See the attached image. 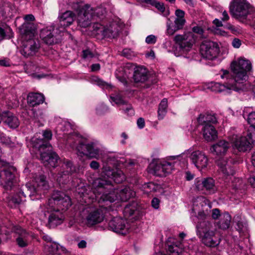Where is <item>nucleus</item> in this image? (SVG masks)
Instances as JSON below:
<instances>
[{
    "instance_id": "27",
    "label": "nucleus",
    "mask_w": 255,
    "mask_h": 255,
    "mask_svg": "<svg viewBox=\"0 0 255 255\" xmlns=\"http://www.w3.org/2000/svg\"><path fill=\"white\" fill-rule=\"evenodd\" d=\"M0 119L3 123L10 128H16L19 125L20 123L18 118L10 112H2L0 115Z\"/></svg>"
},
{
    "instance_id": "47",
    "label": "nucleus",
    "mask_w": 255,
    "mask_h": 255,
    "mask_svg": "<svg viewBox=\"0 0 255 255\" xmlns=\"http://www.w3.org/2000/svg\"><path fill=\"white\" fill-rule=\"evenodd\" d=\"M235 228L240 234L247 231L246 224L241 220L237 222Z\"/></svg>"
},
{
    "instance_id": "18",
    "label": "nucleus",
    "mask_w": 255,
    "mask_h": 255,
    "mask_svg": "<svg viewBox=\"0 0 255 255\" xmlns=\"http://www.w3.org/2000/svg\"><path fill=\"white\" fill-rule=\"evenodd\" d=\"M11 230L15 234L16 243L20 248L27 247L34 238L33 234L27 232L18 225L12 226Z\"/></svg>"
},
{
    "instance_id": "51",
    "label": "nucleus",
    "mask_w": 255,
    "mask_h": 255,
    "mask_svg": "<svg viewBox=\"0 0 255 255\" xmlns=\"http://www.w3.org/2000/svg\"><path fill=\"white\" fill-rule=\"evenodd\" d=\"M108 110V107L104 104H99L96 108V113L98 115H102Z\"/></svg>"
},
{
    "instance_id": "28",
    "label": "nucleus",
    "mask_w": 255,
    "mask_h": 255,
    "mask_svg": "<svg viewBox=\"0 0 255 255\" xmlns=\"http://www.w3.org/2000/svg\"><path fill=\"white\" fill-rule=\"evenodd\" d=\"M192 246H190L186 241L176 242L168 246V252L170 255H179L183 251L192 250Z\"/></svg>"
},
{
    "instance_id": "46",
    "label": "nucleus",
    "mask_w": 255,
    "mask_h": 255,
    "mask_svg": "<svg viewBox=\"0 0 255 255\" xmlns=\"http://www.w3.org/2000/svg\"><path fill=\"white\" fill-rule=\"evenodd\" d=\"M247 137L251 141V144L255 145V128L254 127H250L248 129Z\"/></svg>"
},
{
    "instance_id": "44",
    "label": "nucleus",
    "mask_w": 255,
    "mask_h": 255,
    "mask_svg": "<svg viewBox=\"0 0 255 255\" xmlns=\"http://www.w3.org/2000/svg\"><path fill=\"white\" fill-rule=\"evenodd\" d=\"M152 5L155 6L160 12L163 14L164 16H167L169 15V12L168 11H166L165 10V6L163 3L160 2L155 0Z\"/></svg>"
},
{
    "instance_id": "32",
    "label": "nucleus",
    "mask_w": 255,
    "mask_h": 255,
    "mask_svg": "<svg viewBox=\"0 0 255 255\" xmlns=\"http://www.w3.org/2000/svg\"><path fill=\"white\" fill-rule=\"evenodd\" d=\"M133 79L135 82H143L147 78V70L142 66H137L134 69Z\"/></svg>"
},
{
    "instance_id": "59",
    "label": "nucleus",
    "mask_w": 255,
    "mask_h": 255,
    "mask_svg": "<svg viewBox=\"0 0 255 255\" xmlns=\"http://www.w3.org/2000/svg\"><path fill=\"white\" fill-rule=\"evenodd\" d=\"M24 19H25V20L26 21H27V22L24 23L22 25L21 28H22L23 25L24 24H26V23H28L32 24V23L28 22V21H33L34 20V16L32 14H27V15H26L24 16Z\"/></svg>"
},
{
    "instance_id": "2",
    "label": "nucleus",
    "mask_w": 255,
    "mask_h": 255,
    "mask_svg": "<svg viewBox=\"0 0 255 255\" xmlns=\"http://www.w3.org/2000/svg\"><path fill=\"white\" fill-rule=\"evenodd\" d=\"M112 180L98 178L93 183V191L96 197L101 201L112 203L115 201L127 202L135 196V192L128 186L113 188Z\"/></svg>"
},
{
    "instance_id": "50",
    "label": "nucleus",
    "mask_w": 255,
    "mask_h": 255,
    "mask_svg": "<svg viewBox=\"0 0 255 255\" xmlns=\"http://www.w3.org/2000/svg\"><path fill=\"white\" fill-rule=\"evenodd\" d=\"M225 27L231 31L232 33L235 34L241 33L242 32V29L240 27L235 26L232 25L230 23H228L225 26Z\"/></svg>"
},
{
    "instance_id": "41",
    "label": "nucleus",
    "mask_w": 255,
    "mask_h": 255,
    "mask_svg": "<svg viewBox=\"0 0 255 255\" xmlns=\"http://www.w3.org/2000/svg\"><path fill=\"white\" fill-rule=\"evenodd\" d=\"M91 82L103 88H111V85L104 82L99 78L96 76H93L91 78Z\"/></svg>"
},
{
    "instance_id": "21",
    "label": "nucleus",
    "mask_w": 255,
    "mask_h": 255,
    "mask_svg": "<svg viewBox=\"0 0 255 255\" xmlns=\"http://www.w3.org/2000/svg\"><path fill=\"white\" fill-rule=\"evenodd\" d=\"M233 147L239 151L245 152L251 149L252 145L247 136L233 134L229 136Z\"/></svg>"
},
{
    "instance_id": "37",
    "label": "nucleus",
    "mask_w": 255,
    "mask_h": 255,
    "mask_svg": "<svg viewBox=\"0 0 255 255\" xmlns=\"http://www.w3.org/2000/svg\"><path fill=\"white\" fill-rule=\"evenodd\" d=\"M167 99L164 98L159 105L158 109V118L159 120L163 119L167 113Z\"/></svg>"
},
{
    "instance_id": "25",
    "label": "nucleus",
    "mask_w": 255,
    "mask_h": 255,
    "mask_svg": "<svg viewBox=\"0 0 255 255\" xmlns=\"http://www.w3.org/2000/svg\"><path fill=\"white\" fill-rule=\"evenodd\" d=\"M208 200L203 196H200L193 199L192 211L195 213H198V218L204 220L207 213L203 210V208L208 205Z\"/></svg>"
},
{
    "instance_id": "45",
    "label": "nucleus",
    "mask_w": 255,
    "mask_h": 255,
    "mask_svg": "<svg viewBox=\"0 0 255 255\" xmlns=\"http://www.w3.org/2000/svg\"><path fill=\"white\" fill-rule=\"evenodd\" d=\"M162 163L163 172L164 176H165L166 174H168L171 172V170L173 169V165L172 163L166 161H162Z\"/></svg>"
},
{
    "instance_id": "14",
    "label": "nucleus",
    "mask_w": 255,
    "mask_h": 255,
    "mask_svg": "<svg viewBox=\"0 0 255 255\" xmlns=\"http://www.w3.org/2000/svg\"><path fill=\"white\" fill-rule=\"evenodd\" d=\"M193 189L205 195H212L217 191L215 181L212 177H198L195 179Z\"/></svg>"
},
{
    "instance_id": "57",
    "label": "nucleus",
    "mask_w": 255,
    "mask_h": 255,
    "mask_svg": "<svg viewBox=\"0 0 255 255\" xmlns=\"http://www.w3.org/2000/svg\"><path fill=\"white\" fill-rule=\"evenodd\" d=\"M242 44L241 40L239 38H235L232 41V45L235 48H239Z\"/></svg>"
},
{
    "instance_id": "56",
    "label": "nucleus",
    "mask_w": 255,
    "mask_h": 255,
    "mask_svg": "<svg viewBox=\"0 0 255 255\" xmlns=\"http://www.w3.org/2000/svg\"><path fill=\"white\" fill-rule=\"evenodd\" d=\"M151 206L155 209H158L160 206V200L157 198H154L151 201Z\"/></svg>"
},
{
    "instance_id": "19",
    "label": "nucleus",
    "mask_w": 255,
    "mask_h": 255,
    "mask_svg": "<svg viewBox=\"0 0 255 255\" xmlns=\"http://www.w3.org/2000/svg\"><path fill=\"white\" fill-rule=\"evenodd\" d=\"M93 8L90 5H85L79 10L77 14V22L81 27H88L94 20Z\"/></svg>"
},
{
    "instance_id": "43",
    "label": "nucleus",
    "mask_w": 255,
    "mask_h": 255,
    "mask_svg": "<svg viewBox=\"0 0 255 255\" xmlns=\"http://www.w3.org/2000/svg\"><path fill=\"white\" fill-rule=\"evenodd\" d=\"M154 174L158 176H164L162 161L155 163L153 166Z\"/></svg>"
},
{
    "instance_id": "23",
    "label": "nucleus",
    "mask_w": 255,
    "mask_h": 255,
    "mask_svg": "<svg viewBox=\"0 0 255 255\" xmlns=\"http://www.w3.org/2000/svg\"><path fill=\"white\" fill-rule=\"evenodd\" d=\"M75 14L71 11H66L63 13H59L58 19V22L55 23L59 32L64 31L66 27L70 26L74 21Z\"/></svg>"
},
{
    "instance_id": "7",
    "label": "nucleus",
    "mask_w": 255,
    "mask_h": 255,
    "mask_svg": "<svg viewBox=\"0 0 255 255\" xmlns=\"http://www.w3.org/2000/svg\"><path fill=\"white\" fill-rule=\"evenodd\" d=\"M31 144L37 149L40 155V159L45 166H56L59 159L58 155L52 150V147L47 141L37 138H32Z\"/></svg>"
},
{
    "instance_id": "34",
    "label": "nucleus",
    "mask_w": 255,
    "mask_h": 255,
    "mask_svg": "<svg viewBox=\"0 0 255 255\" xmlns=\"http://www.w3.org/2000/svg\"><path fill=\"white\" fill-rule=\"evenodd\" d=\"M231 216L228 213L225 212L220 215L219 221L217 223L218 228L221 230L228 229L231 223Z\"/></svg>"
},
{
    "instance_id": "62",
    "label": "nucleus",
    "mask_w": 255,
    "mask_h": 255,
    "mask_svg": "<svg viewBox=\"0 0 255 255\" xmlns=\"http://www.w3.org/2000/svg\"><path fill=\"white\" fill-rule=\"evenodd\" d=\"M90 166L92 169L96 170L99 168L100 164L96 161H92L90 164Z\"/></svg>"
},
{
    "instance_id": "53",
    "label": "nucleus",
    "mask_w": 255,
    "mask_h": 255,
    "mask_svg": "<svg viewBox=\"0 0 255 255\" xmlns=\"http://www.w3.org/2000/svg\"><path fill=\"white\" fill-rule=\"evenodd\" d=\"M42 135L44 137V138L46 139V140H44V141H47L48 143H49L47 140H50L52 137V132H51V131H50V130L44 131L43 132ZM34 137L39 139V138L37 137V135H35L33 138H34ZM40 139L43 140V139H41V138H40ZM43 140H44V139H43Z\"/></svg>"
},
{
    "instance_id": "60",
    "label": "nucleus",
    "mask_w": 255,
    "mask_h": 255,
    "mask_svg": "<svg viewBox=\"0 0 255 255\" xmlns=\"http://www.w3.org/2000/svg\"><path fill=\"white\" fill-rule=\"evenodd\" d=\"M220 212L219 209H214L212 210V218L214 219H217L219 217L220 218Z\"/></svg>"
},
{
    "instance_id": "26",
    "label": "nucleus",
    "mask_w": 255,
    "mask_h": 255,
    "mask_svg": "<svg viewBox=\"0 0 255 255\" xmlns=\"http://www.w3.org/2000/svg\"><path fill=\"white\" fill-rule=\"evenodd\" d=\"M235 161L227 157L220 158L216 161V163L221 172L225 176L233 175L235 172L233 164Z\"/></svg>"
},
{
    "instance_id": "49",
    "label": "nucleus",
    "mask_w": 255,
    "mask_h": 255,
    "mask_svg": "<svg viewBox=\"0 0 255 255\" xmlns=\"http://www.w3.org/2000/svg\"><path fill=\"white\" fill-rule=\"evenodd\" d=\"M0 140L2 143L9 146H12L14 144L10 138L3 133L0 134Z\"/></svg>"
},
{
    "instance_id": "8",
    "label": "nucleus",
    "mask_w": 255,
    "mask_h": 255,
    "mask_svg": "<svg viewBox=\"0 0 255 255\" xmlns=\"http://www.w3.org/2000/svg\"><path fill=\"white\" fill-rule=\"evenodd\" d=\"M93 193L95 195L96 200H98L100 204L99 207L93 206H88L82 211V217L86 220L87 225L89 226H94L103 222L106 211L111 210L110 206H105V204H102L104 202L102 200L99 202L100 197L97 198L96 194L94 192ZM107 202H105V203Z\"/></svg>"
},
{
    "instance_id": "40",
    "label": "nucleus",
    "mask_w": 255,
    "mask_h": 255,
    "mask_svg": "<svg viewBox=\"0 0 255 255\" xmlns=\"http://www.w3.org/2000/svg\"><path fill=\"white\" fill-rule=\"evenodd\" d=\"M93 15L94 16V20L97 19V18L102 19L105 16V15L107 13L106 8L103 6H100L97 7L95 9H93Z\"/></svg>"
},
{
    "instance_id": "9",
    "label": "nucleus",
    "mask_w": 255,
    "mask_h": 255,
    "mask_svg": "<svg viewBox=\"0 0 255 255\" xmlns=\"http://www.w3.org/2000/svg\"><path fill=\"white\" fill-rule=\"evenodd\" d=\"M119 164V160L114 154H111L106 156V164L103 166L102 178L104 180H114L116 183H122L126 179L123 172L119 169H113L111 166Z\"/></svg>"
},
{
    "instance_id": "5",
    "label": "nucleus",
    "mask_w": 255,
    "mask_h": 255,
    "mask_svg": "<svg viewBox=\"0 0 255 255\" xmlns=\"http://www.w3.org/2000/svg\"><path fill=\"white\" fill-rule=\"evenodd\" d=\"M175 45L173 52L176 57L183 56L189 60L195 58L197 54L193 50L195 38L192 32L177 34L174 38Z\"/></svg>"
},
{
    "instance_id": "3",
    "label": "nucleus",
    "mask_w": 255,
    "mask_h": 255,
    "mask_svg": "<svg viewBox=\"0 0 255 255\" xmlns=\"http://www.w3.org/2000/svg\"><path fill=\"white\" fill-rule=\"evenodd\" d=\"M71 205L70 197L64 192H54L49 199L46 205L47 211L50 214L48 217V224L55 227L62 223L64 220L63 211L66 210Z\"/></svg>"
},
{
    "instance_id": "36",
    "label": "nucleus",
    "mask_w": 255,
    "mask_h": 255,
    "mask_svg": "<svg viewBox=\"0 0 255 255\" xmlns=\"http://www.w3.org/2000/svg\"><path fill=\"white\" fill-rule=\"evenodd\" d=\"M110 101L113 105H117L118 106L126 104L127 101L123 97L122 92H115L110 95Z\"/></svg>"
},
{
    "instance_id": "17",
    "label": "nucleus",
    "mask_w": 255,
    "mask_h": 255,
    "mask_svg": "<svg viewBox=\"0 0 255 255\" xmlns=\"http://www.w3.org/2000/svg\"><path fill=\"white\" fill-rule=\"evenodd\" d=\"M76 171V167L70 160L64 161L61 170L54 177L60 185L67 184L70 179L71 175Z\"/></svg>"
},
{
    "instance_id": "54",
    "label": "nucleus",
    "mask_w": 255,
    "mask_h": 255,
    "mask_svg": "<svg viewBox=\"0 0 255 255\" xmlns=\"http://www.w3.org/2000/svg\"><path fill=\"white\" fill-rule=\"evenodd\" d=\"M94 54L89 49L83 51V58L84 59L89 60L94 57Z\"/></svg>"
},
{
    "instance_id": "11",
    "label": "nucleus",
    "mask_w": 255,
    "mask_h": 255,
    "mask_svg": "<svg viewBox=\"0 0 255 255\" xmlns=\"http://www.w3.org/2000/svg\"><path fill=\"white\" fill-rule=\"evenodd\" d=\"M230 12L236 19L244 21L253 11L252 5L247 0H233L229 6Z\"/></svg>"
},
{
    "instance_id": "63",
    "label": "nucleus",
    "mask_w": 255,
    "mask_h": 255,
    "mask_svg": "<svg viewBox=\"0 0 255 255\" xmlns=\"http://www.w3.org/2000/svg\"><path fill=\"white\" fill-rule=\"evenodd\" d=\"M222 16L221 17V18L222 21H228L230 18L228 12L226 10H224L222 13Z\"/></svg>"
},
{
    "instance_id": "33",
    "label": "nucleus",
    "mask_w": 255,
    "mask_h": 255,
    "mask_svg": "<svg viewBox=\"0 0 255 255\" xmlns=\"http://www.w3.org/2000/svg\"><path fill=\"white\" fill-rule=\"evenodd\" d=\"M27 103L31 106H35L43 103L44 96L40 93H30L27 98Z\"/></svg>"
},
{
    "instance_id": "52",
    "label": "nucleus",
    "mask_w": 255,
    "mask_h": 255,
    "mask_svg": "<svg viewBox=\"0 0 255 255\" xmlns=\"http://www.w3.org/2000/svg\"><path fill=\"white\" fill-rule=\"evenodd\" d=\"M248 122L251 125L250 127L255 128V112L250 113L248 115Z\"/></svg>"
},
{
    "instance_id": "58",
    "label": "nucleus",
    "mask_w": 255,
    "mask_h": 255,
    "mask_svg": "<svg viewBox=\"0 0 255 255\" xmlns=\"http://www.w3.org/2000/svg\"><path fill=\"white\" fill-rule=\"evenodd\" d=\"M132 51L129 49H124L123 51L122 54L126 57L130 59L131 58L132 55Z\"/></svg>"
},
{
    "instance_id": "61",
    "label": "nucleus",
    "mask_w": 255,
    "mask_h": 255,
    "mask_svg": "<svg viewBox=\"0 0 255 255\" xmlns=\"http://www.w3.org/2000/svg\"><path fill=\"white\" fill-rule=\"evenodd\" d=\"M192 31L193 32L199 34H202L203 32V29L198 26H196L193 27Z\"/></svg>"
},
{
    "instance_id": "42",
    "label": "nucleus",
    "mask_w": 255,
    "mask_h": 255,
    "mask_svg": "<svg viewBox=\"0 0 255 255\" xmlns=\"http://www.w3.org/2000/svg\"><path fill=\"white\" fill-rule=\"evenodd\" d=\"M144 192L146 194H149L152 192L156 191L158 189V186L154 183L150 182L145 184L143 186Z\"/></svg>"
},
{
    "instance_id": "30",
    "label": "nucleus",
    "mask_w": 255,
    "mask_h": 255,
    "mask_svg": "<svg viewBox=\"0 0 255 255\" xmlns=\"http://www.w3.org/2000/svg\"><path fill=\"white\" fill-rule=\"evenodd\" d=\"M125 216L130 217L133 216V218L137 220L141 215L140 207L135 202H133L131 204L128 205L124 210Z\"/></svg>"
},
{
    "instance_id": "35",
    "label": "nucleus",
    "mask_w": 255,
    "mask_h": 255,
    "mask_svg": "<svg viewBox=\"0 0 255 255\" xmlns=\"http://www.w3.org/2000/svg\"><path fill=\"white\" fill-rule=\"evenodd\" d=\"M175 14L176 17L175 18L174 22L176 25V27L180 30L182 29L185 24L186 20L185 19V12L183 10L178 9L175 11Z\"/></svg>"
},
{
    "instance_id": "24",
    "label": "nucleus",
    "mask_w": 255,
    "mask_h": 255,
    "mask_svg": "<svg viewBox=\"0 0 255 255\" xmlns=\"http://www.w3.org/2000/svg\"><path fill=\"white\" fill-rule=\"evenodd\" d=\"M200 51L203 57L208 59H213L217 57L219 49L216 43L213 42H205L201 44Z\"/></svg>"
},
{
    "instance_id": "55",
    "label": "nucleus",
    "mask_w": 255,
    "mask_h": 255,
    "mask_svg": "<svg viewBox=\"0 0 255 255\" xmlns=\"http://www.w3.org/2000/svg\"><path fill=\"white\" fill-rule=\"evenodd\" d=\"M157 38L155 35H149L145 39V42L148 44H154L156 42Z\"/></svg>"
},
{
    "instance_id": "38",
    "label": "nucleus",
    "mask_w": 255,
    "mask_h": 255,
    "mask_svg": "<svg viewBox=\"0 0 255 255\" xmlns=\"http://www.w3.org/2000/svg\"><path fill=\"white\" fill-rule=\"evenodd\" d=\"M166 25V34L167 35H172L176 31L180 30L178 28L176 27V25L175 24V23L174 22L173 23L172 20L170 18H167Z\"/></svg>"
},
{
    "instance_id": "13",
    "label": "nucleus",
    "mask_w": 255,
    "mask_h": 255,
    "mask_svg": "<svg viewBox=\"0 0 255 255\" xmlns=\"http://www.w3.org/2000/svg\"><path fill=\"white\" fill-rule=\"evenodd\" d=\"M182 155L188 156L191 162L199 171H202L207 168L209 164V158L207 155L202 151L194 150L192 147L186 150Z\"/></svg>"
},
{
    "instance_id": "16",
    "label": "nucleus",
    "mask_w": 255,
    "mask_h": 255,
    "mask_svg": "<svg viewBox=\"0 0 255 255\" xmlns=\"http://www.w3.org/2000/svg\"><path fill=\"white\" fill-rule=\"evenodd\" d=\"M61 33L59 32L55 23H53L52 25L46 26L41 30L40 37L45 43L52 45L59 41Z\"/></svg>"
},
{
    "instance_id": "29",
    "label": "nucleus",
    "mask_w": 255,
    "mask_h": 255,
    "mask_svg": "<svg viewBox=\"0 0 255 255\" xmlns=\"http://www.w3.org/2000/svg\"><path fill=\"white\" fill-rule=\"evenodd\" d=\"M43 239L47 241L44 245V251L46 255H60V248L58 244L52 242L51 238L47 235L43 236Z\"/></svg>"
},
{
    "instance_id": "20",
    "label": "nucleus",
    "mask_w": 255,
    "mask_h": 255,
    "mask_svg": "<svg viewBox=\"0 0 255 255\" xmlns=\"http://www.w3.org/2000/svg\"><path fill=\"white\" fill-rule=\"evenodd\" d=\"M109 227L116 233L125 235L128 233L130 225L126 220L116 217L109 222Z\"/></svg>"
},
{
    "instance_id": "31",
    "label": "nucleus",
    "mask_w": 255,
    "mask_h": 255,
    "mask_svg": "<svg viewBox=\"0 0 255 255\" xmlns=\"http://www.w3.org/2000/svg\"><path fill=\"white\" fill-rule=\"evenodd\" d=\"M230 145L229 143L224 140H221L211 147L212 153L219 156L224 155L228 151Z\"/></svg>"
},
{
    "instance_id": "64",
    "label": "nucleus",
    "mask_w": 255,
    "mask_h": 255,
    "mask_svg": "<svg viewBox=\"0 0 255 255\" xmlns=\"http://www.w3.org/2000/svg\"><path fill=\"white\" fill-rule=\"evenodd\" d=\"M144 123L143 118H139L137 121V125L139 128H142L144 127Z\"/></svg>"
},
{
    "instance_id": "39",
    "label": "nucleus",
    "mask_w": 255,
    "mask_h": 255,
    "mask_svg": "<svg viewBox=\"0 0 255 255\" xmlns=\"http://www.w3.org/2000/svg\"><path fill=\"white\" fill-rule=\"evenodd\" d=\"M127 67L119 68L116 72L117 78L123 83L126 82V78L128 77Z\"/></svg>"
},
{
    "instance_id": "48",
    "label": "nucleus",
    "mask_w": 255,
    "mask_h": 255,
    "mask_svg": "<svg viewBox=\"0 0 255 255\" xmlns=\"http://www.w3.org/2000/svg\"><path fill=\"white\" fill-rule=\"evenodd\" d=\"M123 106H125V107H123L121 109L123 113L129 116H132L134 114V110L131 105L128 104L127 102L126 104H124Z\"/></svg>"
},
{
    "instance_id": "4",
    "label": "nucleus",
    "mask_w": 255,
    "mask_h": 255,
    "mask_svg": "<svg viewBox=\"0 0 255 255\" xmlns=\"http://www.w3.org/2000/svg\"><path fill=\"white\" fill-rule=\"evenodd\" d=\"M22 34L21 54L25 57L33 56L39 50L40 42L37 38L36 27L34 24L26 23L21 28Z\"/></svg>"
},
{
    "instance_id": "12",
    "label": "nucleus",
    "mask_w": 255,
    "mask_h": 255,
    "mask_svg": "<svg viewBox=\"0 0 255 255\" xmlns=\"http://www.w3.org/2000/svg\"><path fill=\"white\" fill-rule=\"evenodd\" d=\"M211 224L204 221L199 223L197 226L198 232H202L203 235L202 241L204 244L210 247H215L220 243V238L215 232L210 230Z\"/></svg>"
},
{
    "instance_id": "22",
    "label": "nucleus",
    "mask_w": 255,
    "mask_h": 255,
    "mask_svg": "<svg viewBox=\"0 0 255 255\" xmlns=\"http://www.w3.org/2000/svg\"><path fill=\"white\" fill-rule=\"evenodd\" d=\"M16 173V169L13 166H6L0 172V176L3 182L5 188H11L15 180Z\"/></svg>"
},
{
    "instance_id": "1",
    "label": "nucleus",
    "mask_w": 255,
    "mask_h": 255,
    "mask_svg": "<svg viewBox=\"0 0 255 255\" xmlns=\"http://www.w3.org/2000/svg\"><path fill=\"white\" fill-rule=\"evenodd\" d=\"M56 132H63V137L66 144L75 148L78 155H85L90 158H98L101 153V146L97 141L87 142L86 138L73 130V126L68 121L57 118Z\"/></svg>"
},
{
    "instance_id": "15",
    "label": "nucleus",
    "mask_w": 255,
    "mask_h": 255,
    "mask_svg": "<svg viewBox=\"0 0 255 255\" xmlns=\"http://www.w3.org/2000/svg\"><path fill=\"white\" fill-rule=\"evenodd\" d=\"M93 32L95 34L100 35L103 37L115 38L118 34L119 26L117 23L113 22L104 25L99 22L93 24Z\"/></svg>"
},
{
    "instance_id": "10",
    "label": "nucleus",
    "mask_w": 255,
    "mask_h": 255,
    "mask_svg": "<svg viewBox=\"0 0 255 255\" xmlns=\"http://www.w3.org/2000/svg\"><path fill=\"white\" fill-rule=\"evenodd\" d=\"M197 121L199 125L202 127L201 130L204 139L207 141L214 140L217 136V132L213 126L217 123L216 116L213 114H201Z\"/></svg>"
},
{
    "instance_id": "6",
    "label": "nucleus",
    "mask_w": 255,
    "mask_h": 255,
    "mask_svg": "<svg viewBox=\"0 0 255 255\" xmlns=\"http://www.w3.org/2000/svg\"><path fill=\"white\" fill-rule=\"evenodd\" d=\"M49 187L46 178L44 175H40L34 179L33 183H27L19 193L13 196L11 198V202L15 204H19L24 200L26 194H28L31 200L35 199L32 197L38 194L39 190H47Z\"/></svg>"
}]
</instances>
